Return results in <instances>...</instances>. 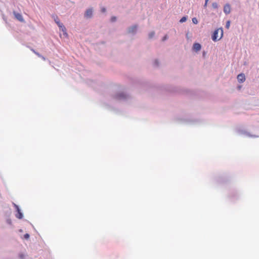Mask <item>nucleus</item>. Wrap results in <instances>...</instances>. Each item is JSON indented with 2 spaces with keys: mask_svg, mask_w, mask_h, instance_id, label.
<instances>
[{
  "mask_svg": "<svg viewBox=\"0 0 259 259\" xmlns=\"http://www.w3.org/2000/svg\"><path fill=\"white\" fill-rule=\"evenodd\" d=\"M13 14L15 16V18L17 19L19 21H20L21 22H23L24 21V20L21 14L17 13L15 11H14Z\"/></svg>",
  "mask_w": 259,
  "mask_h": 259,
  "instance_id": "obj_3",
  "label": "nucleus"
},
{
  "mask_svg": "<svg viewBox=\"0 0 259 259\" xmlns=\"http://www.w3.org/2000/svg\"><path fill=\"white\" fill-rule=\"evenodd\" d=\"M24 237L25 239H28L29 238V235L26 233L24 235Z\"/></svg>",
  "mask_w": 259,
  "mask_h": 259,
  "instance_id": "obj_16",
  "label": "nucleus"
},
{
  "mask_svg": "<svg viewBox=\"0 0 259 259\" xmlns=\"http://www.w3.org/2000/svg\"><path fill=\"white\" fill-rule=\"evenodd\" d=\"M55 17V18H54V20H55V22H56V23H57V21H59V18H58V17L57 16H55V17Z\"/></svg>",
  "mask_w": 259,
  "mask_h": 259,
  "instance_id": "obj_15",
  "label": "nucleus"
},
{
  "mask_svg": "<svg viewBox=\"0 0 259 259\" xmlns=\"http://www.w3.org/2000/svg\"><path fill=\"white\" fill-rule=\"evenodd\" d=\"M115 20H116V17H112L111 18V21H113H113H115Z\"/></svg>",
  "mask_w": 259,
  "mask_h": 259,
  "instance_id": "obj_18",
  "label": "nucleus"
},
{
  "mask_svg": "<svg viewBox=\"0 0 259 259\" xmlns=\"http://www.w3.org/2000/svg\"><path fill=\"white\" fill-rule=\"evenodd\" d=\"M154 35V32H152L149 34V37L152 38Z\"/></svg>",
  "mask_w": 259,
  "mask_h": 259,
  "instance_id": "obj_17",
  "label": "nucleus"
},
{
  "mask_svg": "<svg viewBox=\"0 0 259 259\" xmlns=\"http://www.w3.org/2000/svg\"><path fill=\"white\" fill-rule=\"evenodd\" d=\"M93 15V10L92 9H88L84 14L85 17L87 18H90L92 17Z\"/></svg>",
  "mask_w": 259,
  "mask_h": 259,
  "instance_id": "obj_6",
  "label": "nucleus"
},
{
  "mask_svg": "<svg viewBox=\"0 0 259 259\" xmlns=\"http://www.w3.org/2000/svg\"><path fill=\"white\" fill-rule=\"evenodd\" d=\"M238 81L240 82H243L245 80V75L243 73H241L238 75L237 76Z\"/></svg>",
  "mask_w": 259,
  "mask_h": 259,
  "instance_id": "obj_5",
  "label": "nucleus"
},
{
  "mask_svg": "<svg viewBox=\"0 0 259 259\" xmlns=\"http://www.w3.org/2000/svg\"><path fill=\"white\" fill-rule=\"evenodd\" d=\"M57 24L58 25V27L60 28V30H61L63 32V34L65 36H67L68 34L66 32V29L65 27L64 26V25L61 23L60 21L57 22Z\"/></svg>",
  "mask_w": 259,
  "mask_h": 259,
  "instance_id": "obj_2",
  "label": "nucleus"
},
{
  "mask_svg": "<svg viewBox=\"0 0 259 259\" xmlns=\"http://www.w3.org/2000/svg\"><path fill=\"white\" fill-rule=\"evenodd\" d=\"M187 20V17L186 16H184V17H183L180 20V23H183L185 21H186V20Z\"/></svg>",
  "mask_w": 259,
  "mask_h": 259,
  "instance_id": "obj_9",
  "label": "nucleus"
},
{
  "mask_svg": "<svg viewBox=\"0 0 259 259\" xmlns=\"http://www.w3.org/2000/svg\"><path fill=\"white\" fill-rule=\"evenodd\" d=\"M40 58H41L43 60H46V58H45L44 56H41V57Z\"/></svg>",
  "mask_w": 259,
  "mask_h": 259,
  "instance_id": "obj_21",
  "label": "nucleus"
},
{
  "mask_svg": "<svg viewBox=\"0 0 259 259\" xmlns=\"http://www.w3.org/2000/svg\"><path fill=\"white\" fill-rule=\"evenodd\" d=\"M192 22L195 24H197L198 23V20H197V18L195 17L193 18L192 19Z\"/></svg>",
  "mask_w": 259,
  "mask_h": 259,
  "instance_id": "obj_11",
  "label": "nucleus"
},
{
  "mask_svg": "<svg viewBox=\"0 0 259 259\" xmlns=\"http://www.w3.org/2000/svg\"><path fill=\"white\" fill-rule=\"evenodd\" d=\"M212 7L213 9H217L218 8V5L217 3H213L212 4Z\"/></svg>",
  "mask_w": 259,
  "mask_h": 259,
  "instance_id": "obj_10",
  "label": "nucleus"
},
{
  "mask_svg": "<svg viewBox=\"0 0 259 259\" xmlns=\"http://www.w3.org/2000/svg\"><path fill=\"white\" fill-rule=\"evenodd\" d=\"M102 12H105L106 11V9L105 8H103L101 9Z\"/></svg>",
  "mask_w": 259,
  "mask_h": 259,
  "instance_id": "obj_20",
  "label": "nucleus"
},
{
  "mask_svg": "<svg viewBox=\"0 0 259 259\" xmlns=\"http://www.w3.org/2000/svg\"><path fill=\"white\" fill-rule=\"evenodd\" d=\"M231 6L229 4H226L224 7V12L226 14H229L231 12Z\"/></svg>",
  "mask_w": 259,
  "mask_h": 259,
  "instance_id": "obj_4",
  "label": "nucleus"
},
{
  "mask_svg": "<svg viewBox=\"0 0 259 259\" xmlns=\"http://www.w3.org/2000/svg\"><path fill=\"white\" fill-rule=\"evenodd\" d=\"M167 35L164 36L162 39V40L164 41V40H166L167 39Z\"/></svg>",
  "mask_w": 259,
  "mask_h": 259,
  "instance_id": "obj_19",
  "label": "nucleus"
},
{
  "mask_svg": "<svg viewBox=\"0 0 259 259\" xmlns=\"http://www.w3.org/2000/svg\"><path fill=\"white\" fill-rule=\"evenodd\" d=\"M223 35V30L222 28H218L216 29L212 35V39L214 41H217L218 40H219L222 38Z\"/></svg>",
  "mask_w": 259,
  "mask_h": 259,
  "instance_id": "obj_1",
  "label": "nucleus"
},
{
  "mask_svg": "<svg viewBox=\"0 0 259 259\" xmlns=\"http://www.w3.org/2000/svg\"><path fill=\"white\" fill-rule=\"evenodd\" d=\"M207 3H206V2H205V4L204 5V7L206 8L207 7Z\"/></svg>",
  "mask_w": 259,
  "mask_h": 259,
  "instance_id": "obj_22",
  "label": "nucleus"
},
{
  "mask_svg": "<svg viewBox=\"0 0 259 259\" xmlns=\"http://www.w3.org/2000/svg\"><path fill=\"white\" fill-rule=\"evenodd\" d=\"M208 1H209V0H205V2H206V3H208Z\"/></svg>",
  "mask_w": 259,
  "mask_h": 259,
  "instance_id": "obj_23",
  "label": "nucleus"
},
{
  "mask_svg": "<svg viewBox=\"0 0 259 259\" xmlns=\"http://www.w3.org/2000/svg\"><path fill=\"white\" fill-rule=\"evenodd\" d=\"M193 49L195 51L197 52V51L200 50L201 45L198 43H195L193 45Z\"/></svg>",
  "mask_w": 259,
  "mask_h": 259,
  "instance_id": "obj_7",
  "label": "nucleus"
},
{
  "mask_svg": "<svg viewBox=\"0 0 259 259\" xmlns=\"http://www.w3.org/2000/svg\"><path fill=\"white\" fill-rule=\"evenodd\" d=\"M16 207L17 209V214H16V217L19 219H21L23 217V214L22 213L20 212V210L19 209V208H18V206L16 205Z\"/></svg>",
  "mask_w": 259,
  "mask_h": 259,
  "instance_id": "obj_8",
  "label": "nucleus"
},
{
  "mask_svg": "<svg viewBox=\"0 0 259 259\" xmlns=\"http://www.w3.org/2000/svg\"><path fill=\"white\" fill-rule=\"evenodd\" d=\"M137 29V26H135L130 29V32H134Z\"/></svg>",
  "mask_w": 259,
  "mask_h": 259,
  "instance_id": "obj_13",
  "label": "nucleus"
},
{
  "mask_svg": "<svg viewBox=\"0 0 259 259\" xmlns=\"http://www.w3.org/2000/svg\"><path fill=\"white\" fill-rule=\"evenodd\" d=\"M32 52L35 54L37 56H38L39 57H41V55L40 54H39L38 53L35 52L34 50H32Z\"/></svg>",
  "mask_w": 259,
  "mask_h": 259,
  "instance_id": "obj_14",
  "label": "nucleus"
},
{
  "mask_svg": "<svg viewBox=\"0 0 259 259\" xmlns=\"http://www.w3.org/2000/svg\"><path fill=\"white\" fill-rule=\"evenodd\" d=\"M230 21L228 20L227 22H226V28L227 29H229L230 28Z\"/></svg>",
  "mask_w": 259,
  "mask_h": 259,
  "instance_id": "obj_12",
  "label": "nucleus"
}]
</instances>
